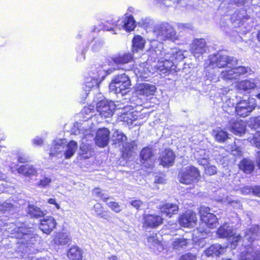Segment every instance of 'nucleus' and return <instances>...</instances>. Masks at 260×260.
Here are the masks:
<instances>
[{
	"label": "nucleus",
	"instance_id": "obj_1",
	"mask_svg": "<svg viewBox=\"0 0 260 260\" xmlns=\"http://www.w3.org/2000/svg\"><path fill=\"white\" fill-rule=\"evenodd\" d=\"M151 44L149 52L153 58L158 59L157 65L154 67L155 71L160 74H169L170 72L175 71V63L182 61L185 58V51L174 48L167 52L164 49L161 43L154 41Z\"/></svg>",
	"mask_w": 260,
	"mask_h": 260
},
{
	"label": "nucleus",
	"instance_id": "obj_2",
	"mask_svg": "<svg viewBox=\"0 0 260 260\" xmlns=\"http://www.w3.org/2000/svg\"><path fill=\"white\" fill-rule=\"evenodd\" d=\"M237 63L238 60L233 56L220 53L211 55L205 63L206 75L208 79L213 82H216L218 80V77H214L217 76L216 75L217 69L226 67L231 69L232 67L237 65Z\"/></svg>",
	"mask_w": 260,
	"mask_h": 260
},
{
	"label": "nucleus",
	"instance_id": "obj_3",
	"mask_svg": "<svg viewBox=\"0 0 260 260\" xmlns=\"http://www.w3.org/2000/svg\"><path fill=\"white\" fill-rule=\"evenodd\" d=\"M259 227L254 225L248 229L244 237L249 244L245 245V248L239 255V260H260V246H255L252 242L258 237Z\"/></svg>",
	"mask_w": 260,
	"mask_h": 260
},
{
	"label": "nucleus",
	"instance_id": "obj_4",
	"mask_svg": "<svg viewBox=\"0 0 260 260\" xmlns=\"http://www.w3.org/2000/svg\"><path fill=\"white\" fill-rule=\"evenodd\" d=\"M136 26V21L132 15H125L119 20H110L106 22L104 28L106 30L112 31L116 34L117 29H123L126 31H131Z\"/></svg>",
	"mask_w": 260,
	"mask_h": 260
},
{
	"label": "nucleus",
	"instance_id": "obj_5",
	"mask_svg": "<svg viewBox=\"0 0 260 260\" xmlns=\"http://www.w3.org/2000/svg\"><path fill=\"white\" fill-rule=\"evenodd\" d=\"M231 21L235 27L239 28L236 30L237 32L245 34L252 28V19L248 16L245 10L236 11L232 15Z\"/></svg>",
	"mask_w": 260,
	"mask_h": 260
},
{
	"label": "nucleus",
	"instance_id": "obj_6",
	"mask_svg": "<svg viewBox=\"0 0 260 260\" xmlns=\"http://www.w3.org/2000/svg\"><path fill=\"white\" fill-rule=\"evenodd\" d=\"M210 208L205 206H201L200 209L201 218L202 222L200 227L197 230L202 234L201 238H204V234H207L210 233L209 230L205 229L204 226L206 225L209 229H213L217 225V218L216 216L212 213L209 212Z\"/></svg>",
	"mask_w": 260,
	"mask_h": 260
},
{
	"label": "nucleus",
	"instance_id": "obj_7",
	"mask_svg": "<svg viewBox=\"0 0 260 260\" xmlns=\"http://www.w3.org/2000/svg\"><path fill=\"white\" fill-rule=\"evenodd\" d=\"M11 232L17 239H20L22 244L27 245V246L36 244L40 241V238L39 236L35 234L30 229L24 226L15 228Z\"/></svg>",
	"mask_w": 260,
	"mask_h": 260
},
{
	"label": "nucleus",
	"instance_id": "obj_8",
	"mask_svg": "<svg viewBox=\"0 0 260 260\" xmlns=\"http://www.w3.org/2000/svg\"><path fill=\"white\" fill-rule=\"evenodd\" d=\"M131 82L129 78L125 74L117 75L112 80L109 84V89L115 93H125L123 91L129 89Z\"/></svg>",
	"mask_w": 260,
	"mask_h": 260
},
{
	"label": "nucleus",
	"instance_id": "obj_9",
	"mask_svg": "<svg viewBox=\"0 0 260 260\" xmlns=\"http://www.w3.org/2000/svg\"><path fill=\"white\" fill-rule=\"evenodd\" d=\"M154 33L159 41L167 40H174L177 39L176 32L174 28L167 22H163L157 25L154 29Z\"/></svg>",
	"mask_w": 260,
	"mask_h": 260
},
{
	"label": "nucleus",
	"instance_id": "obj_10",
	"mask_svg": "<svg viewBox=\"0 0 260 260\" xmlns=\"http://www.w3.org/2000/svg\"><path fill=\"white\" fill-rule=\"evenodd\" d=\"M199 177V170L192 166L182 169L178 174L179 182L185 184H190L194 182Z\"/></svg>",
	"mask_w": 260,
	"mask_h": 260
},
{
	"label": "nucleus",
	"instance_id": "obj_11",
	"mask_svg": "<svg viewBox=\"0 0 260 260\" xmlns=\"http://www.w3.org/2000/svg\"><path fill=\"white\" fill-rule=\"evenodd\" d=\"M251 69L249 67L239 66L231 69H226L221 72L220 75L221 78L226 81H234L238 80L240 76L250 73Z\"/></svg>",
	"mask_w": 260,
	"mask_h": 260
},
{
	"label": "nucleus",
	"instance_id": "obj_12",
	"mask_svg": "<svg viewBox=\"0 0 260 260\" xmlns=\"http://www.w3.org/2000/svg\"><path fill=\"white\" fill-rule=\"evenodd\" d=\"M216 234L218 237L220 238H228L232 237L231 244V247L232 249L236 248L237 243L241 238L240 235H235V230L233 226L228 222H225L223 224L220 225L217 230Z\"/></svg>",
	"mask_w": 260,
	"mask_h": 260
},
{
	"label": "nucleus",
	"instance_id": "obj_13",
	"mask_svg": "<svg viewBox=\"0 0 260 260\" xmlns=\"http://www.w3.org/2000/svg\"><path fill=\"white\" fill-rule=\"evenodd\" d=\"M256 105L255 100L249 98L247 100H242L237 103L235 111L240 116L246 117L254 109Z\"/></svg>",
	"mask_w": 260,
	"mask_h": 260
},
{
	"label": "nucleus",
	"instance_id": "obj_14",
	"mask_svg": "<svg viewBox=\"0 0 260 260\" xmlns=\"http://www.w3.org/2000/svg\"><path fill=\"white\" fill-rule=\"evenodd\" d=\"M93 74L92 76L87 79L84 93V95L85 96H87L88 94L87 91H89V89L98 87L100 83L104 79L108 73L105 69H103V67H100L96 73H93Z\"/></svg>",
	"mask_w": 260,
	"mask_h": 260
},
{
	"label": "nucleus",
	"instance_id": "obj_15",
	"mask_svg": "<svg viewBox=\"0 0 260 260\" xmlns=\"http://www.w3.org/2000/svg\"><path fill=\"white\" fill-rule=\"evenodd\" d=\"M116 105L113 101L103 100L99 101L96 104V111L99 115L104 118L112 116Z\"/></svg>",
	"mask_w": 260,
	"mask_h": 260
},
{
	"label": "nucleus",
	"instance_id": "obj_16",
	"mask_svg": "<svg viewBox=\"0 0 260 260\" xmlns=\"http://www.w3.org/2000/svg\"><path fill=\"white\" fill-rule=\"evenodd\" d=\"M156 91L155 85L148 83L139 84L136 89L137 94L144 98L154 95Z\"/></svg>",
	"mask_w": 260,
	"mask_h": 260
},
{
	"label": "nucleus",
	"instance_id": "obj_17",
	"mask_svg": "<svg viewBox=\"0 0 260 260\" xmlns=\"http://www.w3.org/2000/svg\"><path fill=\"white\" fill-rule=\"evenodd\" d=\"M206 42L204 39L194 40L190 46V51L195 57H199L206 51Z\"/></svg>",
	"mask_w": 260,
	"mask_h": 260
},
{
	"label": "nucleus",
	"instance_id": "obj_18",
	"mask_svg": "<svg viewBox=\"0 0 260 260\" xmlns=\"http://www.w3.org/2000/svg\"><path fill=\"white\" fill-rule=\"evenodd\" d=\"M197 221L196 214L191 210H187L180 217L179 223L184 227H192Z\"/></svg>",
	"mask_w": 260,
	"mask_h": 260
},
{
	"label": "nucleus",
	"instance_id": "obj_19",
	"mask_svg": "<svg viewBox=\"0 0 260 260\" xmlns=\"http://www.w3.org/2000/svg\"><path fill=\"white\" fill-rule=\"evenodd\" d=\"M140 161L146 168H150L153 165V153L149 147L143 148L140 152Z\"/></svg>",
	"mask_w": 260,
	"mask_h": 260
},
{
	"label": "nucleus",
	"instance_id": "obj_20",
	"mask_svg": "<svg viewBox=\"0 0 260 260\" xmlns=\"http://www.w3.org/2000/svg\"><path fill=\"white\" fill-rule=\"evenodd\" d=\"M109 131L106 128L99 129L96 134L95 141L96 144L100 147L107 145L109 140Z\"/></svg>",
	"mask_w": 260,
	"mask_h": 260
},
{
	"label": "nucleus",
	"instance_id": "obj_21",
	"mask_svg": "<svg viewBox=\"0 0 260 260\" xmlns=\"http://www.w3.org/2000/svg\"><path fill=\"white\" fill-rule=\"evenodd\" d=\"M227 128L234 134L241 136L245 133V125L241 120L232 119L229 122Z\"/></svg>",
	"mask_w": 260,
	"mask_h": 260
},
{
	"label": "nucleus",
	"instance_id": "obj_22",
	"mask_svg": "<svg viewBox=\"0 0 260 260\" xmlns=\"http://www.w3.org/2000/svg\"><path fill=\"white\" fill-rule=\"evenodd\" d=\"M175 158V154L170 149H166L162 151L159 156L160 164L164 167L172 166Z\"/></svg>",
	"mask_w": 260,
	"mask_h": 260
},
{
	"label": "nucleus",
	"instance_id": "obj_23",
	"mask_svg": "<svg viewBox=\"0 0 260 260\" xmlns=\"http://www.w3.org/2000/svg\"><path fill=\"white\" fill-rule=\"evenodd\" d=\"M66 146V142L62 139L54 140L49 153L50 156L59 157L62 156Z\"/></svg>",
	"mask_w": 260,
	"mask_h": 260
},
{
	"label": "nucleus",
	"instance_id": "obj_24",
	"mask_svg": "<svg viewBox=\"0 0 260 260\" xmlns=\"http://www.w3.org/2000/svg\"><path fill=\"white\" fill-rule=\"evenodd\" d=\"M134 72L138 78L145 79L153 74L150 69L147 62L137 65L134 69Z\"/></svg>",
	"mask_w": 260,
	"mask_h": 260
},
{
	"label": "nucleus",
	"instance_id": "obj_25",
	"mask_svg": "<svg viewBox=\"0 0 260 260\" xmlns=\"http://www.w3.org/2000/svg\"><path fill=\"white\" fill-rule=\"evenodd\" d=\"M17 171L18 173L28 177L37 176L42 171L40 169L36 168L30 164L21 165Z\"/></svg>",
	"mask_w": 260,
	"mask_h": 260
},
{
	"label": "nucleus",
	"instance_id": "obj_26",
	"mask_svg": "<svg viewBox=\"0 0 260 260\" xmlns=\"http://www.w3.org/2000/svg\"><path fill=\"white\" fill-rule=\"evenodd\" d=\"M93 136L88 134L82 139V144L80 146L79 155L84 159L89 158L91 156V148L89 143H85V140L92 138Z\"/></svg>",
	"mask_w": 260,
	"mask_h": 260
},
{
	"label": "nucleus",
	"instance_id": "obj_27",
	"mask_svg": "<svg viewBox=\"0 0 260 260\" xmlns=\"http://www.w3.org/2000/svg\"><path fill=\"white\" fill-rule=\"evenodd\" d=\"M56 224L55 219L48 216L41 220L40 229L44 233L49 234L55 227Z\"/></svg>",
	"mask_w": 260,
	"mask_h": 260
},
{
	"label": "nucleus",
	"instance_id": "obj_28",
	"mask_svg": "<svg viewBox=\"0 0 260 260\" xmlns=\"http://www.w3.org/2000/svg\"><path fill=\"white\" fill-rule=\"evenodd\" d=\"M237 88L240 90L247 91L255 88H260V81L257 79L243 80L237 84Z\"/></svg>",
	"mask_w": 260,
	"mask_h": 260
},
{
	"label": "nucleus",
	"instance_id": "obj_29",
	"mask_svg": "<svg viewBox=\"0 0 260 260\" xmlns=\"http://www.w3.org/2000/svg\"><path fill=\"white\" fill-rule=\"evenodd\" d=\"M144 224L146 226L155 228L162 223V218L159 215L147 214L144 216Z\"/></svg>",
	"mask_w": 260,
	"mask_h": 260
},
{
	"label": "nucleus",
	"instance_id": "obj_30",
	"mask_svg": "<svg viewBox=\"0 0 260 260\" xmlns=\"http://www.w3.org/2000/svg\"><path fill=\"white\" fill-rule=\"evenodd\" d=\"M133 59L132 54L130 53H119L112 57V60L115 64L121 66L132 62Z\"/></svg>",
	"mask_w": 260,
	"mask_h": 260
},
{
	"label": "nucleus",
	"instance_id": "obj_31",
	"mask_svg": "<svg viewBox=\"0 0 260 260\" xmlns=\"http://www.w3.org/2000/svg\"><path fill=\"white\" fill-rule=\"evenodd\" d=\"M159 209L163 215L171 217L173 214H176L178 213L179 207L175 204L166 203L160 206Z\"/></svg>",
	"mask_w": 260,
	"mask_h": 260
},
{
	"label": "nucleus",
	"instance_id": "obj_32",
	"mask_svg": "<svg viewBox=\"0 0 260 260\" xmlns=\"http://www.w3.org/2000/svg\"><path fill=\"white\" fill-rule=\"evenodd\" d=\"M194 157L200 165H207L209 162V151L206 149H200L194 153Z\"/></svg>",
	"mask_w": 260,
	"mask_h": 260
},
{
	"label": "nucleus",
	"instance_id": "obj_33",
	"mask_svg": "<svg viewBox=\"0 0 260 260\" xmlns=\"http://www.w3.org/2000/svg\"><path fill=\"white\" fill-rule=\"evenodd\" d=\"M225 250L224 247L218 244L211 245L204 251V253L207 256H219L222 254Z\"/></svg>",
	"mask_w": 260,
	"mask_h": 260
},
{
	"label": "nucleus",
	"instance_id": "obj_34",
	"mask_svg": "<svg viewBox=\"0 0 260 260\" xmlns=\"http://www.w3.org/2000/svg\"><path fill=\"white\" fill-rule=\"evenodd\" d=\"M78 145L76 142L71 141L68 144H66L65 148L63 152L66 159L71 158L77 150Z\"/></svg>",
	"mask_w": 260,
	"mask_h": 260
},
{
	"label": "nucleus",
	"instance_id": "obj_35",
	"mask_svg": "<svg viewBox=\"0 0 260 260\" xmlns=\"http://www.w3.org/2000/svg\"><path fill=\"white\" fill-rule=\"evenodd\" d=\"M53 241L58 245H64L71 241V237L68 233H59L55 236Z\"/></svg>",
	"mask_w": 260,
	"mask_h": 260
},
{
	"label": "nucleus",
	"instance_id": "obj_36",
	"mask_svg": "<svg viewBox=\"0 0 260 260\" xmlns=\"http://www.w3.org/2000/svg\"><path fill=\"white\" fill-rule=\"evenodd\" d=\"M68 257L70 260H81L83 251L78 246L72 247L68 251Z\"/></svg>",
	"mask_w": 260,
	"mask_h": 260
},
{
	"label": "nucleus",
	"instance_id": "obj_37",
	"mask_svg": "<svg viewBox=\"0 0 260 260\" xmlns=\"http://www.w3.org/2000/svg\"><path fill=\"white\" fill-rule=\"evenodd\" d=\"M240 169L246 174H250L254 169L253 161L245 158L241 161L239 164Z\"/></svg>",
	"mask_w": 260,
	"mask_h": 260
},
{
	"label": "nucleus",
	"instance_id": "obj_38",
	"mask_svg": "<svg viewBox=\"0 0 260 260\" xmlns=\"http://www.w3.org/2000/svg\"><path fill=\"white\" fill-rule=\"evenodd\" d=\"M137 119V115L132 112L121 113L118 117L119 121L125 122L128 125L132 124Z\"/></svg>",
	"mask_w": 260,
	"mask_h": 260
},
{
	"label": "nucleus",
	"instance_id": "obj_39",
	"mask_svg": "<svg viewBox=\"0 0 260 260\" xmlns=\"http://www.w3.org/2000/svg\"><path fill=\"white\" fill-rule=\"evenodd\" d=\"M133 51L137 52L144 47L145 40L140 36L134 37L133 41Z\"/></svg>",
	"mask_w": 260,
	"mask_h": 260
},
{
	"label": "nucleus",
	"instance_id": "obj_40",
	"mask_svg": "<svg viewBox=\"0 0 260 260\" xmlns=\"http://www.w3.org/2000/svg\"><path fill=\"white\" fill-rule=\"evenodd\" d=\"M188 244V241L186 239L181 238L174 239L172 242L173 248L176 250L180 251L181 250L185 249Z\"/></svg>",
	"mask_w": 260,
	"mask_h": 260
},
{
	"label": "nucleus",
	"instance_id": "obj_41",
	"mask_svg": "<svg viewBox=\"0 0 260 260\" xmlns=\"http://www.w3.org/2000/svg\"><path fill=\"white\" fill-rule=\"evenodd\" d=\"M27 213L31 216L39 218L44 215L45 213L42 210L33 205H30L27 208Z\"/></svg>",
	"mask_w": 260,
	"mask_h": 260
},
{
	"label": "nucleus",
	"instance_id": "obj_42",
	"mask_svg": "<svg viewBox=\"0 0 260 260\" xmlns=\"http://www.w3.org/2000/svg\"><path fill=\"white\" fill-rule=\"evenodd\" d=\"M212 135L219 142H223L228 138L227 132L221 129L213 130Z\"/></svg>",
	"mask_w": 260,
	"mask_h": 260
},
{
	"label": "nucleus",
	"instance_id": "obj_43",
	"mask_svg": "<svg viewBox=\"0 0 260 260\" xmlns=\"http://www.w3.org/2000/svg\"><path fill=\"white\" fill-rule=\"evenodd\" d=\"M93 210L96 216H101V218L109 220L110 216L104 210L103 207L101 204H95L93 206Z\"/></svg>",
	"mask_w": 260,
	"mask_h": 260
},
{
	"label": "nucleus",
	"instance_id": "obj_44",
	"mask_svg": "<svg viewBox=\"0 0 260 260\" xmlns=\"http://www.w3.org/2000/svg\"><path fill=\"white\" fill-rule=\"evenodd\" d=\"M112 140L114 144L122 143L123 145V142L127 140V137L121 132L116 131L113 134Z\"/></svg>",
	"mask_w": 260,
	"mask_h": 260
},
{
	"label": "nucleus",
	"instance_id": "obj_45",
	"mask_svg": "<svg viewBox=\"0 0 260 260\" xmlns=\"http://www.w3.org/2000/svg\"><path fill=\"white\" fill-rule=\"evenodd\" d=\"M221 100L223 102L222 106L223 110L229 113L232 112V109L235 110V107H234V104L230 99H227L226 97H222Z\"/></svg>",
	"mask_w": 260,
	"mask_h": 260
},
{
	"label": "nucleus",
	"instance_id": "obj_46",
	"mask_svg": "<svg viewBox=\"0 0 260 260\" xmlns=\"http://www.w3.org/2000/svg\"><path fill=\"white\" fill-rule=\"evenodd\" d=\"M248 141L252 145L260 149V132H257L252 137H249Z\"/></svg>",
	"mask_w": 260,
	"mask_h": 260
},
{
	"label": "nucleus",
	"instance_id": "obj_47",
	"mask_svg": "<svg viewBox=\"0 0 260 260\" xmlns=\"http://www.w3.org/2000/svg\"><path fill=\"white\" fill-rule=\"evenodd\" d=\"M123 151L127 155L131 154V152L135 149L137 144L135 141H132L129 143H125L122 145Z\"/></svg>",
	"mask_w": 260,
	"mask_h": 260
},
{
	"label": "nucleus",
	"instance_id": "obj_48",
	"mask_svg": "<svg viewBox=\"0 0 260 260\" xmlns=\"http://www.w3.org/2000/svg\"><path fill=\"white\" fill-rule=\"evenodd\" d=\"M52 181V178L49 175H45L37 184L40 188H45L48 186Z\"/></svg>",
	"mask_w": 260,
	"mask_h": 260
},
{
	"label": "nucleus",
	"instance_id": "obj_49",
	"mask_svg": "<svg viewBox=\"0 0 260 260\" xmlns=\"http://www.w3.org/2000/svg\"><path fill=\"white\" fill-rule=\"evenodd\" d=\"M91 45V49L93 51H99L103 45V41L100 39H94L90 43Z\"/></svg>",
	"mask_w": 260,
	"mask_h": 260
},
{
	"label": "nucleus",
	"instance_id": "obj_50",
	"mask_svg": "<svg viewBox=\"0 0 260 260\" xmlns=\"http://www.w3.org/2000/svg\"><path fill=\"white\" fill-rule=\"evenodd\" d=\"M93 193L97 197L100 198L104 202H106L109 198V196L103 192V191L100 188H95L93 190Z\"/></svg>",
	"mask_w": 260,
	"mask_h": 260
},
{
	"label": "nucleus",
	"instance_id": "obj_51",
	"mask_svg": "<svg viewBox=\"0 0 260 260\" xmlns=\"http://www.w3.org/2000/svg\"><path fill=\"white\" fill-rule=\"evenodd\" d=\"M13 209L14 206L11 203L5 202L0 205V213H5L6 211H11Z\"/></svg>",
	"mask_w": 260,
	"mask_h": 260
},
{
	"label": "nucleus",
	"instance_id": "obj_52",
	"mask_svg": "<svg viewBox=\"0 0 260 260\" xmlns=\"http://www.w3.org/2000/svg\"><path fill=\"white\" fill-rule=\"evenodd\" d=\"M107 204L111 210L116 213H119L122 210V208L116 202H110Z\"/></svg>",
	"mask_w": 260,
	"mask_h": 260
},
{
	"label": "nucleus",
	"instance_id": "obj_53",
	"mask_svg": "<svg viewBox=\"0 0 260 260\" xmlns=\"http://www.w3.org/2000/svg\"><path fill=\"white\" fill-rule=\"evenodd\" d=\"M205 173L209 175H213L216 173V168L214 166H210L205 168Z\"/></svg>",
	"mask_w": 260,
	"mask_h": 260
},
{
	"label": "nucleus",
	"instance_id": "obj_54",
	"mask_svg": "<svg viewBox=\"0 0 260 260\" xmlns=\"http://www.w3.org/2000/svg\"><path fill=\"white\" fill-rule=\"evenodd\" d=\"M18 161L20 163H25L28 162L30 158L26 154L20 153L18 155Z\"/></svg>",
	"mask_w": 260,
	"mask_h": 260
},
{
	"label": "nucleus",
	"instance_id": "obj_55",
	"mask_svg": "<svg viewBox=\"0 0 260 260\" xmlns=\"http://www.w3.org/2000/svg\"><path fill=\"white\" fill-rule=\"evenodd\" d=\"M131 204L137 210L139 209L143 205V202L139 200H133L131 202Z\"/></svg>",
	"mask_w": 260,
	"mask_h": 260
},
{
	"label": "nucleus",
	"instance_id": "obj_56",
	"mask_svg": "<svg viewBox=\"0 0 260 260\" xmlns=\"http://www.w3.org/2000/svg\"><path fill=\"white\" fill-rule=\"evenodd\" d=\"M196 256L193 254L188 253L181 256V260H196Z\"/></svg>",
	"mask_w": 260,
	"mask_h": 260
},
{
	"label": "nucleus",
	"instance_id": "obj_57",
	"mask_svg": "<svg viewBox=\"0 0 260 260\" xmlns=\"http://www.w3.org/2000/svg\"><path fill=\"white\" fill-rule=\"evenodd\" d=\"M253 128L254 129H257L260 128V117L258 116L254 118L252 121Z\"/></svg>",
	"mask_w": 260,
	"mask_h": 260
},
{
	"label": "nucleus",
	"instance_id": "obj_58",
	"mask_svg": "<svg viewBox=\"0 0 260 260\" xmlns=\"http://www.w3.org/2000/svg\"><path fill=\"white\" fill-rule=\"evenodd\" d=\"M154 182L158 184H164L166 183V179L162 176H156L154 179Z\"/></svg>",
	"mask_w": 260,
	"mask_h": 260
},
{
	"label": "nucleus",
	"instance_id": "obj_59",
	"mask_svg": "<svg viewBox=\"0 0 260 260\" xmlns=\"http://www.w3.org/2000/svg\"><path fill=\"white\" fill-rule=\"evenodd\" d=\"M242 193L248 194L251 192L253 193V187L245 186L242 189Z\"/></svg>",
	"mask_w": 260,
	"mask_h": 260
},
{
	"label": "nucleus",
	"instance_id": "obj_60",
	"mask_svg": "<svg viewBox=\"0 0 260 260\" xmlns=\"http://www.w3.org/2000/svg\"><path fill=\"white\" fill-rule=\"evenodd\" d=\"M43 143V140L39 137H37L32 140V143L34 145L40 146Z\"/></svg>",
	"mask_w": 260,
	"mask_h": 260
},
{
	"label": "nucleus",
	"instance_id": "obj_61",
	"mask_svg": "<svg viewBox=\"0 0 260 260\" xmlns=\"http://www.w3.org/2000/svg\"><path fill=\"white\" fill-rule=\"evenodd\" d=\"M148 241L149 243H153L154 245L159 244L158 241L155 236L149 237L148 238Z\"/></svg>",
	"mask_w": 260,
	"mask_h": 260
},
{
	"label": "nucleus",
	"instance_id": "obj_62",
	"mask_svg": "<svg viewBox=\"0 0 260 260\" xmlns=\"http://www.w3.org/2000/svg\"><path fill=\"white\" fill-rule=\"evenodd\" d=\"M231 204L235 208H240L242 206L241 202L239 201H233L231 202Z\"/></svg>",
	"mask_w": 260,
	"mask_h": 260
},
{
	"label": "nucleus",
	"instance_id": "obj_63",
	"mask_svg": "<svg viewBox=\"0 0 260 260\" xmlns=\"http://www.w3.org/2000/svg\"><path fill=\"white\" fill-rule=\"evenodd\" d=\"M47 202L50 204L54 205L58 210L60 209V207L59 205L56 203L55 199H49L48 200Z\"/></svg>",
	"mask_w": 260,
	"mask_h": 260
},
{
	"label": "nucleus",
	"instance_id": "obj_64",
	"mask_svg": "<svg viewBox=\"0 0 260 260\" xmlns=\"http://www.w3.org/2000/svg\"><path fill=\"white\" fill-rule=\"evenodd\" d=\"M253 193L260 197V186L253 187Z\"/></svg>",
	"mask_w": 260,
	"mask_h": 260
}]
</instances>
